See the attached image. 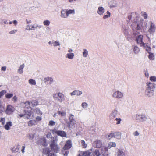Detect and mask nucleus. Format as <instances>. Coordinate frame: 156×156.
Wrapping results in <instances>:
<instances>
[{"mask_svg":"<svg viewBox=\"0 0 156 156\" xmlns=\"http://www.w3.org/2000/svg\"><path fill=\"white\" fill-rule=\"evenodd\" d=\"M156 86L155 84L152 83L149 81L147 82L146 83V90L145 91V94L147 97H151L154 95Z\"/></svg>","mask_w":156,"mask_h":156,"instance_id":"obj_1","label":"nucleus"},{"mask_svg":"<svg viewBox=\"0 0 156 156\" xmlns=\"http://www.w3.org/2000/svg\"><path fill=\"white\" fill-rule=\"evenodd\" d=\"M58 140L57 136L53 137L51 143L50 145L52 150L53 151L57 153L59 151V148L58 145L56 144V143Z\"/></svg>","mask_w":156,"mask_h":156,"instance_id":"obj_2","label":"nucleus"},{"mask_svg":"<svg viewBox=\"0 0 156 156\" xmlns=\"http://www.w3.org/2000/svg\"><path fill=\"white\" fill-rule=\"evenodd\" d=\"M74 115L72 114H70L69 117V122L68 123V127L70 129L75 128L76 126V122L74 118Z\"/></svg>","mask_w":156,"mask_h":156,"instance_id":"obj_3","label":"nucleus"},{"mask_svg":"<svg viewBox=\"0 0 156 156\" xmlns=\"http://www.w3.org/2000/svg\"><path fill=\"white\" fill-rule=\"evenodd\" d=\"M112 97L116 99H122L124 97V94L123 92L119 90H117L113 93L112 95Z\"/></svg>","mask_w":156,"mask_h":156,"instance_id":"obj_4","label":"nucleus"},{"mask_svg":"<svg viewBox=\"0 0 156 156\" xmlns=\"http://www.w3.org/2000/svg\"><path fill=\"white\" fill-rule=\"evenodd\" d=\"M137 32H136L133 33V35L136 36L137 35V37L136 40V41L137 42L138 44H140L141 46H144L145 44L143 42V36L142 35H138Z\"/></svg>","mask_w":156,"mask_h":156,"instance_id":"obj_5","label":"nucleus"},{"mask_svg":"<svg viewBox=\"0 0 156 156\" xmlns=\"http://www.w3.org/2000/svg\"><path fill=\"white\" fill-rule=\"evenodd\" d=\"M143 23L141 21L134 22L131 26L132 29L134 30H139L142 28Z\"/></svg>","mask_w":156,"mask_h":156,"instance_id":"obj_6","label":"nucleus"},{"mask_svg":"<svg viewBox=\"0 0 156 156\" xmlns=\"http://www.w3.org/2000/svg\"><path fill=\"white\" fill-rule=\"evenodd\" d=\"M53 97L55 100L58 101L60 102H62L65 99L64 94L60 92L54 94Z\"/></svg>","mask_w":156,"mask_h":156,"instance_id":"obj_7","label":"nucleus"},{"mask_svg":"<svg viewBox=\"0 0 156 156\" xmlns=\"http://www.w3.org/2000/svg\"><path fill=\"white\" fill-rule=\"evenodd\" d=\"M136 120L139 122H143L146 121L147 117L146 115L142 114H137L136 117Z\"/></svg>","mask_w":156,"mask_h":156,"instance_id":"obj_8","label":"nucleus"},{"mask_svg":"<svg viewBox=\"0 0 156 156\" xmlns=\"http://www.w3.org/2000/svg\"><path fill=\"white\" fill-rule=\"evenodd\" d=\"M42 27L41 25L38 24H34L32 25H27L26 27V29L27 30H34L35 29L37 28L40 29Z\"/></svg>","mask_w":156,"mask_h":156,"instance_id":"obj_9","label":"nucleus"},{"mask_svg":"<svg viewBox=\"0 0 156 156\" xmlns=\"http://www.w3.org/2000/svg\"><path fill=\"white\" fill-rule=\"evenodd\" d=\"M52 132L53 134H57L58 136H60L62 137H66V134L65 131L58 130L55 128L52 130Z\"/></svg>","mask_w":156,"mask_h":156,"instance_id":"obj_10","label":"nucleus"},{"mask_svg":"<svg viewBox=\"0 0 156 156\" xmlns=\"http://www.w3.org/2000/svg\"><path fill=\"white\" fill-rule=\"evenodd\" d=\"M20 117H24L25 118L29 119L33 117L32 114V112L30 111H27L23 114H20L19 115Z\"/></svg>","mask_w":156,"mask_h":156,"instance_id":"obj_11","label":"nucleus"},{"mask_svg":"<svg viewBox=\"0 0 156 156\" xmlns=\"http://www.w3.org/2000/svg\"><path fill=\"white\" fill-rule=\"evenodd\" d=\"M14 108L12 105H8L6 108L5 112L7 114H10L12 113L14 111Z\"/></svg>","mask_w":156,"mask_h":156,"instance_id":"obj_12","label":"nucleus"},{"mask_svg":"<svg viewBox=\"0 0 156 156\" xmlns=\"http://www.w3.org/2000/svg\"><path fill=\"white\" fill-rule=\"evenodd\" d=\"M150 26L148 30V32L150 34L153 33L155 31L156 27L154 23L150 22Z\"/></svg>","mask_w":156,"mask_h":156,"instance_id":"obj_13","label":"nucleus"},{"mask_svg":"<svg viewBox=\"0 0 156 156\" xmlns=\"http://www.w3.org/2000/svg\"><path fill=\"white\" fill-rule=\"evenodd\" d=\"M72 147V143L71 140H69L66 142L65 145L63 149L64 150H68L71 148Z\"/></svg>","mask_w":156,"mask_h":156,"instance_id":"obj_14","label":"nucleus"},{"mask_svg":"<svg viewBox=\"0 0 156 156\" xmlns=\"http://www.w3.org/2000/svg\"><path fill=\"white\" fill-rule=\"evenodd\" d=\"M101 152L104 156H109L108 149L106 147H102L101 149Z\"/></svg>","mask_w":156,"mask_h":156,"instance_id":"obj_15","label":"nucleus"},{"mask_svg":"<svg viewBox=\"0 0 156 156\" xmlns=\"http://www.w3.org/2000/svg\"><path fill=\"white\" fill-rule=\"evenodd\" d=\"M93 144L95 147L100 148L102 146V143L101 141L100 140H97L94 142Z\"/></svg>","mask_w":156,"mask_h":156,"instance_id":"obj_16","label":"nucleus"},{"mask_svg":"<svg viewBox=\"0 0 156 156\" xmlns=\"http://www.w3.org/2000/svg\"><path fill=\"white\" fill-rule=\"evenodd\" d=\"M82 93V92L81 91H80L79 90H75L72 92L70 93V95L72 96L74 95L79 96L81 95Z\"/></svg>","mask_w":156,"mask_h":156,"instance_id":"obj_17","label":"nucleus"},{"mask_svg":"<svg viewBox=\"0 0 156 156\" xmlns=\"http://www.w3.org/2000/svg\"><path fill=\"white\" fill-rule=\"evenodd\" d=\"M60 17L62 18H67L68 17L66 9H62L61 11Z\"/></svg>","mask_w":156,"mask_h":156,"instance_id":"obj_18","label":"nucleus"},{"mask_svg":"<svg viewBox=\"0 0 156 156\" xmlns=\"http://www.w3.org/2000/svg\"><path fill=\"white\" fill-rule=\"evenodd\" d=\"M31 108L37 105L38 104V101L36 100H31L29 101Z\"/></svg>","mask_w":156,"mask_h":156,"instance_id":"obj_19","label":"nucleus"},{"mask_svg":"<svg viewBox=\"0 0 156 156\" xmlns=\"http://www.w3.org/2000/svg\"><path fill=\"white\" fill-rule=\"evenodd\" d=\"M132 48L133 52L135 54H138L140 51L139 48L136 45H133L132 46Z\"/></svg>","mask_w":156,"mask_h":156,"instance_id":"obj_20","label":"nucleus"},{"mask_svg":"<svg viewBox=\"0 0 156 156\" xmlns=\"http://www.w3.org/2000/svg\"><path fill=\"white\" fill-rule=\"evenodd\" d=\"M108 4L110 8L115 7L117 5L116 1L114 0L111 1Z\"/></svg>","mask_w":156,"mask_h":156,"instance_id":"obj_21","label":"nucleus"},{"mask_svg":"<svg viewBox=\"0 0 156 156\" xmlns=\"http://www.w3.org/2000/svg\"><path fill=\"white\" fill-rule=\"evenodd\" d=\"M105 12L104 8L102 7H99L98 9L97 13L100 15H103Z\"/></svg>","mask_w":156,"mask_h":156,"instance_id":"obj_22","label":"nucleus"},{"mask_svg":"<svg viewBox=\"0 0 156 156\" xmlns=\"http://www.w3.org/2000/svg\"><path fill=\"white\" fill-rule=\"evenodd\" d=\"M118 111L117 109L115 108L113 110L112 112L110 114V117L113 118H115L117 114Z\"/></svg>","mask_w":156,"mask_h":156,"instance_id":"obj_23","label":"nucleus"},{"mask_svg":"<svg viewBox=\"0 0 156 156\" xmlns=\"http://www.w3.org/2000/svg\"><path fill=\"white\" fill-rule=\"evenodd\" d=\"M74 56V54L73 53H67L65 55V57L69 59H73Z\"/></svg>","mask_w":156,"mask_h":156,"instance_id":"obj_24","label":"nucleus"},{"mask_svg":"<svg viewBox=\"0 0 156 156\" xmlns=\"http://www.w3.org/2000/svg\"><path fill=\"white\" fill-rule=\"evenodd\" d=\"M12 122H6V124L5 126V128L6 130L10 129V127L12 126Z\"/></svg>","mask_w":156,"mask_h":156,"instance_id":"obj_25","label":"nucleus"},{"mask_svg":"<svg viewBox=\"0 0 156 156\" xmlns=\"http://www.w3.org/2000/svg\"><path fill=\"white\" fill-rule=\"evenodd\" d=\"M116 153L117 156H125V153L122 150L118 149Z\"/></svg>","mask_w":156,"mask_h":156,"instance_id":"obj_26","label":"nucleus"},{"mask_svg":"<svg viewBox=\"0 0 156 156\" xmlns=\"http://www.w3.org/2000/svg\"><path fill=\"white\" fill-rule=\"evenodd\" d=\"M33 111L35 113L38 115H41L42 114V111H40V109L38 108H35Z\"/></svg>","mask_w":156,"mask_h":156,"instance_id":"obj_27","label":"nucleus"},{"mask_svg":"<svg viewBox=\"0 0 156 156\" xmlns=\"http://www.w3.org/2000/svg\"><path fill=\"white\" fill-rule=\"evenodd\" d=\"M25 66L24 64L21 65L17 70V72L20 74H22L23 72V69Z\"/></svg>","mask_w":156,"mask_h":156,"instance_id":"obj_28","label":"nucleus"},{"mask_svg":"<svg viewBox=\"0 0 156 156\" xmlns=\"http://www.w3.org/2000/svg\"><path fill=\"white\" fill-rule=\"evenodd\" d=\"M44 82L46 83H48V82H49V84H51L52 83V82L53 81V80L52 78L47 77L44 79Z\"/></svg>","mask_w":156,"mask_h":156,"instance_id":"obj_29","label":"nucleus"},{"mask_svg":"<svg viewBox=\"0 0 156 156\" xmlns=\"http://www.w3.org/2000/svg\"><path fill=\"white\" fill-rule=\"evenodd\" d=\"M89 153L90 152L89 150L81 152L79 154L78 156H88Z\"/></svg>","mask_w":156,"mask_h":156,"instance_id":"obj_30","label":"nucleus"},{"mask_svg":"<svg viewBox=\"0 0 156 156\" xmlns=\"http://www.w3.org/2000/svg\"><path fill=\"white\" fill-rule=\"evenodd\" d=\"M114 137L118 139H119L121 138V133L117 132L114 133Z\"/></svg>","mask_w":156,"mask_h":156,"instance_id":"obj_31","label":"nucleus"},{"mask_svg":"<svg viewBox=\"0 0 156 156\" xmlns=\"http://www.w3.org/2000/svg\"><path fill=\"white\" fill-rule=\"evenodd\" d=\"M66 12L68 17L69 15L75 14V11L74 9H66Z\"/></svg>","mask_w":156,"mask_h":156,"instance_id":"obj_32","label":"nucleus"},{"mask_svg":"<svg viewBox=\"0 0 156 156\" xmlns=\"http://www.w3.org/2000/svg\"><path fill=\"white\" fill-rule=\"evenodd\" d=\"M83 56L84 58H86L87 57L88 55V51L86 49H83Z\"/></svg>","mask_w":156,"mask_h":156,"instance_id":"obj_33","label":"nucleus"},{"mask_svg":"<svg viewBox=\"0 0 156 156\" xmlns=\"http://www.w3.org/2000/svg\"><path fill=\"white\" fill-rule=\"evenodd\" d=\"M40 144L42 145L45 146L46 145V139L44 138H41L40 140Z\"/></svg>","mask_w":156,"mask_h":156,"instance_id":"obj_34","label":"nucleus"},{"mask_svg":"<svg viewBox=\"0 0 156 156\" xmlns=\"http://www.w3.org/2000/svg\"><path fill=\"white\" fill-rule=\"evenodd\" d=\"M36 121L35 120H31L28 122V125L29 126H32L36 124Z\"/></svg>","mask_w":156,"mask_h":156,"instance_id":"obj_35","label":"nucleus"},{"mask_svg":"<svg viewBox=\"0 0 156 156\" xmlns=\"http://www.w3.org/2000/svg\"><path fill=\"white\" fill-rule=\"evenodd\" d=\"M29 83L31 85H35L36 84V81L33 79H30L28 80Z\"/></svg>","mask_w":156,"mask_h":156,"instance_id":"obj_36","label":"nucleus"},{"mask_svg":"<svg viewBox=\"0 0 156 156\" xmlns=\"http://www.w3.org/2000/svg\"><path fill=\"white\" fill-rule=\"evenodd\" d=\"M80 144L83 148H86L87 146V144L85 142V141L83 140L80 141Z\"/></svg>","mask_w":156,"mask_h":156,"instance_id":"obj_37","label":"nucleus"},{"mask_svg":"<svg viewBox=\"0 0 156 156\" xmlns=\"http://www.w3.org/2000/svg\"><path fill=\"white\" fill-rule=\"evenodd\" d=\"M116 144L115 143L110 142L108 144V147L109 148H110L112 147H115L116 146Z\"/></svg>","mask_w":156,"mask_h":156,"instance_id":"obj_38","label":"nucleus"},{"mask_svg":"<svg viewBox=\"0 0 156 156\" xmlns=\"http://www.w3.org/2000/svg\"><path fill=\"white\" fill-rule=\"evenodd\" d=\"M57 113L62 116H65L66 115V112L65 111L61 112L60 111H58Z\"/></svg>","mask_w":156,"mask_h":156,"instance_id":"obj_39","label":"nucleus"},{"mask_svg":"<svg viewBox=\"0 0 156 156\" xmlns=\"http://www.w3.org/2000/svg\"><path fill=\"white\" fill-rule=\"evenodd\" d=\"M148 58L150 60H154V54L152 53H149Z\"/></svg>","mask_w":156,"mask_h":156,"instance_id":"obj_40","label":"nucleus"},{"mask_svg":"<svg viewBox=\"0 0 156 156\" xmlns=\"http://www.w3.org/2000/svg\"><path fill=\"white\" fill-rule=\"evenodd\" d=\"M88 106V104L86 102H84L82 103L81 106L84 109H86Z\"/></svg>","mask_w":156,"mask_h":156,"instance_id":"obj_41","label":"nucleus"},{"mask_svg":"<svg viewBox=\"0 0 156 156\" xmlns=\"http://www.w3.org/2000/svg\"><path fill=\"white\" fill-rule=\"evenodd\" d=\"M149 80L152 82H156V77L155 76H151L150 77Z\"/></svg>","mask_w":156,"mask_h":156,"instance_id":"obj_42","label":"nucleus"},{"mask_svg":"<svg viewBox=\"0 0 156 156\" xmlns=\"http://www.w3.org/2000/svg\"><path fill=\"white\" fill-rule=\"evenodd\" d=\"M43 24L45 26H48L50 24V21L48 20H45L43 22Z\"/></svg>","mask_w":156,"mask_h":156,"instance_id":"obj_43","label":"nucleus"},{"mask_svg":"<svg viewBox=\"0 0 156 156\" xmlns=\"http://www.w3.org/2000/svg\"><path fill=\"white\" fill-rule=\"evenodd\" d=\"M52 43L54 46H57L60 45L59 42L57 41H53Z\"/></svg>","mask_w":156,"mask_h":156,"instance_id":"obj_44","label":"nucleus"},{"mask_svg":"<svg viewBox=\"0 0 156 156\" xmlns=\"http://www.w3.org/2000/svg\"><path fill=\"white\" fill-rule=\"evenodd\" d=\"M106 137L108 140H110L112 138L114 137V133H111L107 135Z\"/></svg>","mask_w":156,"mask_h":156,"instance_id":"obj_45","label":"nucleus"},{"mask_svg":"<svg viewBox=\"0 0 156 156\" xmlns=\"http://www.w3.org/2000/svg\"><path fill=\"white\" fill-rule=\"evenodd\" d=\"M24 104H25V106L26 107V108H28V107H29L30 108H31V107L30 106V103L29 101H27Z\"/></svg>","mask_w":156,"mask_h":156,"instance_id":"obj_46","label":"nucleus"},{"mask_svg":"<svg viewBox=\"0 0 156 156\" xmlns=\"http://www.w3.org/2000/svg\"><path fill=\"white\" fill-rule=\"evenodd\" d=\"M17 31V29H14L11 30V31L9 32V34H13L16 33Z\"/></svg>","mask_w":156,"mask_h":156,"instance_id":"obj_47","label":"nucleus"},{"mask_svg":"<svg viewBox=\"0 0 156 156\" xmlns=\"http://www.w3.org/2000/svg\"><path fill=\"white\" fill-rule=\"evenodd\" d=\"M13 94H12L7 93L5 95V97L9 99L12 97Z\"/></svg>","mask_w":156,"mask_h":156,"instance_id":"obj_48","label":"nucleus"},{"mask_svg":"<svg viewBox=\"0 0 156 156\" xmlns=\"http://www.w3.org/2000/svg\"><path fill=\"white\" fill-rule=\"evenodd\" d=\"M27 137L30 140H32L34 138V135L33 134H29L27 135Z\"/></svg>","mask_w":156,"mask_h":156,"instance_id":"obj_49","label":"nucleus"},{"mask_svg":"<svg viewBox=\"0 0 156 156\" xmlns=\"http://www.w3.org/2000/svg\"><path fill=\"white\" fill-rule=\"evenodd\" d=\"M94 153L95 154L96 156H99L100 155V154L99 151L98 149H96Z\"/></svg>","mask_w":156,"mask_h":156,"instance_id":"obj_50","label":"nucleus"},{"mask_svg":"<svg viewBox=\"0 0 156 156\" xmlns=\"http://www.w3.org/2000/svg\"><path fill=\"white\" fill-rule=\"evenodd\" d=\"M55 124V122L52 120H50L49 122V125L52 126H54Z\"/></svg>","mask_w":156,"mask_h":156,"instance_id":"obj_51","label":"nucleus"},{"mask_svg":"<svg viewBox=\"0 0 156 156\" xmlns=\"http://www.w3.org/2000/svg\"><path fill=\"white\" fill-rule=\"evenodd\" d=\"M0 122H1L2 125H4L5 122V118H1Z\"/></svg>","mask_w":156,"mask_h":156,"instance_id":"obj_52","label":"nucleus"},{"mask_svg":"<svg viewBox=\"0 0 156 156\" xmlns=\"http://www.w3.org/2000/svg\"><path fill=\"white\" fill-rule=\"evenodd\" d=\"M115 120L117 121L116 124L117 125L119 124L120 123V122L121 121V119L120 118H116Z\"/></svg>","mask_w":156,"mask_h":156,"instance_id":"obj_53","label":"nucleus"},{"mask_svg":"<svg viewBox=\"0 0 156 156\" xmlns=\"http://www.w3.org/2000/svg\"><path fill=\"white\" fill-rule=\"evenodd\" d=\"M6 93V91L5 90H3L0 92V98Z\"/></svg>","mask_w":156,"mask_h":156,"instance_id":"obj_54","label":"nucleus"},{"mask_svg":"<svg viewBox=\"0 0 156 156\" xmlns=\"http://www.w3.org/2000/svg\"><path fill=\"white\" fill-rule=\"evenodd\" d=\"M89 151L90 153L88 154V156H95L94 152H93L91 149L89 150Z\"/></svg>","mask_w":156,"mask_h":156,"instance_id":"obj_55","label":"nucleus"},{"mask_svg":"<svg viewBox=\"0 0 156 156\" xmlns=\"http://www.w3.org/2000/svg\"><path fill=\"white\" fill-rule=\"evenodd\" d=\"M46 136H47V137L48 138H52V136L51 134V133L50 132H48Z\"/></svg>","mask_w":156,"mask_h":156,"instance_id":"obj_56","label":"nucleus"},{"mask_svg":"<svg viewBox=\"0 0 156 156\" xmlns=\"http://www.w3.org/2000/svg\"><path fill=\"white\" fill-rule=\"evenodd\" d=\"M17 97L16 96H15L12 98V100L14 102H16L17 101Z\"/></svg>","mask_w":156,"mask_h":156,"instance_id":"obj_57","label":"nucleus"},{"mask_svg":"<svg viewBox=\"0 0 156 156\" xmlns=\"http://www.w3.org/2000/svg\"><path fill=\"white\" fill-rule=\"evenodd\" d=\"M133 135L135 136H139L140 135V133L138 131H136L134 132L133 133Z\"/></svg>","mask_w":156,"mask_h":156,"instance_id":"obj_58","label":"nucleus"},{"mask_svg":"<svg viewBox=\"0 0 156 156\" xmlns=\"http://www.w3.org/2000/svg\"><path fill=\"white\" fill-rule=\"evenodd\" d=\"M69 153V151H63V154L64 156H67Z\"/></svg>","mask_w":156,"mask_h":156,"instance_id":"obj_59","label":"nucleus"},{"mask_svg":"<svg viewBox=\"0 0 156 156\" xmlns=\"http://www.w3.org/2000/svg\"><path fill=\"white\" fill-rule=\"evenodd\" d=\"M145 76L147 78H148L149 76V74L147 69H146V71H145Z\"/></svg>","mask_w":156,"mask_h":156,"instance_id":"obj_60","label":"nucleus"},{"mask_svg":"<svg viewBox=\"0 0 156 156\" xmlns=\"http://www.w3.org/2000/svg\"><path fill=\"white\" fill-rule=\"evenodd\" d=\"M42 119V118L41 117L38 116H37L36 118V120L37 121H41Z\"/></svg>","mask_w":156,"mask_h":156,"instance_id":"obj_61","label":"nucleus"},{"mask_svg":"<svg viewBox=\"0 0 156 156\" xmlns=\"http://www.w3.org/2000/svg\"><path fill=\"white\" fill-rule=\"evenodd\" d=\"M110 16H109V15H106L104 16L103 17V18L104 19H106L108 17H109Z\"/></svg>","mask_w":156,"mask_h":156,"instance_id":"obj_62","label":"nucleus"},{"mask_svg":"<svg viewBox=\"0 0 156 156\" xmlns=\"http://www.w3.org/2000/svg\"><path fill=\"white\" fill-rule=\"evenodd\" d=\"M25 148V146H23L22 147V148L21 150V151L22 153H24V149Z\"/></svg>","mask_w":156,"mask_h":156,"instance_id":"obj_63","label":"nucleus"},{"mask_svg":"<svg viewBox=\"0 0 156 156\" xmlns=\"http://www.w3.org/2000/svg\"><path fill=\"white\" fill-rule=\"evenodd\" d=\"M124 32L125 35H127L128 34V30L127 29H125Z\"/></svg>","mask_w":156,"mask_h":156,"instance_id":"obj_64","label":"nucleus"}]
</instances>
